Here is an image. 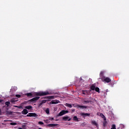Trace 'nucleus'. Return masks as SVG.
I'll return each instance as SVG.
<instances>
[{
  "label": "nucleus",
  "mask_w": 129,
  "mask_h": 129,
  "mask_svg": "<svg viewBox=\"0 0 129 129\" xmlns=\"http://www.w3.org/2000/svg\"><path fill=\"white\" fill-rule=\"evenodd\" d=\"M50 94H51V93H49L48 91L35 93V95L36 96H45L46 95H50Z\"/></svg>",
  "instance_id": "nucleus-1"
},
{
  "label": "nucleus",
  "mask_w": 129,
  "mask_h": 129,
  "mask_svg": "<svg viewBox=\"0 0 129 129\" xmlns=\"http://www.w3.org/2000/svg\"><path fill=\"white\" fill-rule=\"evenodd\" d=\"M101 79L103 82H106V83H109V82L111 81V80L110 79V78L108 77H107V78L102 77Z\"/></svg>",
  "instance_id": "nucleus-2"
},
{
  "label": "nucleus",
  "mask_w": 129,
  "mask_h": 129,
  "mask_svg": "<svg viewBox=\"0 0 129 129\" xmlns=\"http://www.w3.org/2000/svg\"><path fill=\"white\" fill-rule=\"evenodd\" d=\"M40 99V97H35L30 100H29L30 102H33L34 103H36L37 102V100H39Z\"/></svg>",
  "instance_id": "nucleus-3"
},
{
  "label": "nucleus",
  "mask_w": 129,
  "mask_h": 129,
  "mask_svg": "<svg viewBox=\"0 0 129 129\" xmlns=\"http://www.w3.org/2000/svg\"><path fill=\"white\" fill-rule=\"evenodd\" d=\"M68 112H69L68 110H62L59 113V114L57 115V116H62V115H64V114H66V113H68Z\"/></svg>",
  "instance_id": "nucleus-4"
},
{
  "label": "nucleus",
  "mask_w": 129,
  "mask_h": 129,
  "mask_svg": "<svg viewBox=\"0 0 129 129\" xmlns=\"http://www.w3.org/2000/svg\"><path fill=\"white\" fill-rule=\"evenodd\" d=\"M27 116H30V117L33 116V117H37L38 116V115L36 113H29L27 115Z\"/></svg>",
  "instance_id": "nucleus-5"
},
{
  "label": "nucleus",
  "mask_w": 129,
  "mask_h": 129,
  "mask_svg": "<svg viewBox=\"0 0 129 129\" xmlns=\"http://www.w3.org/2000/svg\"><path fill=\"white\" fill-rule=\"evenodd\" d=\"M80 115L81 116L83 117V118H85L86 116H90V113H81Z\"/></svg>",
  "instance_id": "nucleus-6"
},
{
  "label": "nucleus",
  "mask_w": 129,
  "mask_h": 129,
  "mask_svg": "<svg viewBox=\"0 0 129 129\" xmlns=\"http://www.w3.org/2000/svg\"><path fill=\"white\" fill-rule=\"evenodd\" d=\"M91 123L93 125H95V126H96V127H98V123L96 122V121L92 120L91 121Z\"/></svg>",
  "instance_id": "nucleus-7"
},
{
  "label": "nucleus",
  "mask_w": 129,
  "mask_h": 129,
  "mask_svg": "<svg viewBox=\"0 0 129 129\" xmlns=\"http://www.w3.org/2000/svg\"><path fill=\"white\" fill-rule=\"evenodd\" d=\"M58 125V124H48L47 125V126H48L49 127H53L54 126H57Z\"/></svg>",
  "instance_id": "nucleus-8"
},
{
  "label": "nucleus",
  "mask_w": 129,
  "mask_h": 129,
  "mask_svg": "<svg viewBox=\"0 0 129 129\" xmlns=\"http://www.w3.org/2000/svg\"><path fill=\"white\" fill-rule=\"evenodd\" d=\"M25 95L27 96V97H33V93H27L25 94Z\"/></svg>",
  "instance_id": "nucleus-9"
},
{
  "label": "nucleus",
  "mask_w": 129,
  "mask_h": 129,
  "mask_svg": "<svg viewBox=\"0 0 129 129\" xmlns=\"http://www.w3.org/2000/svg\"><path fill=\"white\" fill-rule=\"evenodd\" d=\"M29 112L28 111V110H27L26 109H23V110L22 111V114H28V113Z\"/></svg>",
  "instance_id": "nucleus-10"
},
{
  "label": "nucleus",
  "mask_w": 129,
  "mask_h": 129,
  "mask_svg": "<svg viewBox=\"0 0 129 129\" xmlns=\"http://www.w3.org/2000/svg\"><path fill=\"white\" fill-rule=\"evenodd\" d=\"M77 107H78L79 108H82V109L84 108H87V106L83 105H78Z\"/></svg>",
  "instance_id": "nucleus-11"
},
{
  "label": "nucleus",
  "mask_w": 129,
  "mask_h": 129,
  "mask_svg": "<svg viewBox=\"0 0 129 129\" xmlns=\"http://www.w3.org/2000/svg\"><path fill=\"white\" fill-rule=\"evenodd\" d=\"M25 108H26V109H28V110H30L32 109V108H33V107H32V106L31 105H28V106H26L25 107Z\"/></svg>",
  "instance_id": "nucleus-12"
},
{
  "label": "nucleus",
  "mask_w": 129,
  "mask_h": 129,
  "mask_svg": "<svg viewBox=\"0 0 129 129\" xmlns=\"http://www.w3.org/2000/svg\"><path fill=\"white\" fill-rule=\"evenodd\" d=\"M100 116H101V117H102V118H103L104 120H106V118L105 117V116H104V115L102 114V113H101L100 114Z\"/></svg>",
  "instance_id": "nucleus-13"
},
{
  "label": "nucleus",
  "mask_w": 129,
  "mask_h": 129,
  "mask_svg": "<svg viewBox=\"0 0 129 129\" xmlns=\"http://www.w3.org/2000/svg\"><path fill=\"white\" fill-rule=\"evenodd\" d=\"M95 85H92L91 86H90V89L91 90H95Z\"/></svg>",
  "instance_id": "nucleus-14"
},
{
  "label": "nucleus",
  "mask_w": 129,
  "mask_h": 129,
  "mask_svg": "<svg viewBox=\"0 0 129 129\" xmlns=\"http://www.w3.org/2000/svg\"><path fill=\"white\" fill-rule=\"evenodd\" d=\"M68 118H69V116H63L62 117V120H63L64 121H67V120H68Z\"/></svg>",
  "instance_id": "nucleus-15"
},
{
  "label": "nucleus",
  "mask_w": 129,
  "mask_h": 129,
  "mask_svg": "<svg viewBox=\"0 0 129 129\" xmlns=\"http://www.w3.org/2000/svg\"><path fill=\"white\" fill-rule=\"evenodd\" d=\"M124 128V125L120 124L117 129H122Z\"/></svg>",
  "instance_id": "nucleus-16"
},
{
  "label": "nucleus",
  "mask_w": 129,
  "mask_h": 129,
  "mask_svg": "<svg viewBox=\"0 0 129 129\" xmlns=\"http://www.w3.org/2000/svg\"><path fill=\"white\" fill-rule=\"evenodd\" d=\"M73 120H75V121H79V120L78 119V118L76 116H74Z\"/></svg>",
  "instance_id": "nucleus-17"
},
{
  "label": "nucleus",
  "mask_w": 129,
  "mask_h": 129,
  "mask_svg": "<svg viewBox=\"0 0 129 129\" xmlns=\"http://www.w3.org/2000/svg\"><path fill=\"white\" fill-rule=\"evenodd\" d=\"M106 124H107V121H106V120H104L103 122V126L105 127L106 126Z\"/></svg>",
  "instance_id": "nucleus-18"
},
{
  "label": "nucleus",
  "mask_w": 129,
  "mask_h": 129,
  "mask_svg": "<svg viewBox=\"0 0 129 129\" xmlns=\"http://www.w3.org/2000/svg\"><path fill=\"white\" fill-rule=\"evenodd\" d=\"M95 90L96 92H98V93H100V91L99 88L96 87L95 89Z\"/></svg>",
  "instance_id": "nucleus-19"
},
{
  "label": "nucleus",
  "mask_w": 129,
  "mask_h": 129,
  "mask_svg": "<svg viewBox=\"0 0 129 129\" xmlns=\"http://www.w3.org/2000/svg\"><path fill=\"white\" fill-rule=\"evenodd\" d=\"M82 93L84 94L85 95H86V94H88V91L86 90V91H82Z\"/></svg>",
  "instance_id": "nucleus-20"
},
{
  "label": "nucleus",
  "mask_w": 129,
  "mask_h": 129,
  "mask_svg": "<svg viewBox=\"0 0 129 129\" xmlns=\"http://www.w3.org/2000/svg\"><path fill=\"white\" fill-rule=\"evenodd\" d=\"M66 106H68V107H70V108H71L72 107V105H71V104L66 103Z\"/></svg>",
  "instance_id": "nucleus-21"
},
{
  "label": "nucleus",
  "mask_w": 129,
  "mask_h": 129,
  "mask_svg": "<svg viewBox=\"0 0 129 129\" xmlns=\"http://www.w3.org/2000/svg\"><path fill=\"white\" fill-rule=\"evenodd\" d=\"M45 112L47 114H49L50 113V110H49V108H47L46 110H45Z\"/></svg>",
  "instance_id": "nucleus-22"
},
{
  "label": "nucleus",
  "mask_w": 129,
  "mask_h": 129,
  "mask_svg": "<svg viewBox=\"0 0 129 129\" xmlns=\"http://www.w3.org/2000/svg\"><path fill=\"white\" fill-rule=\"evenodd\" d=\"M17 100H16L15 98H12L11 100V102H12V103H14V102H16Z\"/></svg>",
  "instance_id": "nucleus-23"
},
{
  "label": "nucleus",
  "mask_w": 129,
  "mask_h": 129,
  "mask_svg": "<svg viewBox=\"0 0 129 129\" xmlns=\"http://www.w3.org/2000/svg\"><path fill=\"white\" fill-rule=\"evenodd\" d=\"M5 104L6 105H7V106H9V105L11 104V103L10 102V101H7L5 102Z\"/></svg>",
  "instance_id": "nucleus-24"
},
{
  "label": "nucleus",
  "mask_w": 129,
  "mask_h": 129,
  "mask_svg": "<svg viewBox=\"0 0 129 129\" xmlns=\"http://www.w3.org/2000/svg\"><path fill=\"white\" fill-rule=\"evenodd\" d=\"M111 126H112L111 128V129H116V127L115 126V124H113Z\"/></svg>",
  "instance_id": "nucleus-25"
},
{
  "label": "nucleus",
  "mask_w": 129,
  "mask_h": 129,
  "mask_svg": "<svg viewBox=\"0 0 129 129\" xmlns=\"http://www.w3.org/2000/svg\"><path fill=\"white\" fill-rule=\"evenodd\" d=\"M51 102L52 104H56V103H57V102H56V101H54V100L51 101Z\"/></svg>",
  "instance_id": "nucleus-26"
},
{
  "label": "nucleus",
  "mask_w": 129,
  "mask_h": 129,
  "mask_svg": "<svg viewBox=\"0 0 129 129\" xmlns=\"http://www.w3.org/2000/svg\"><path fill=\"white\" fill-rule=\"evenodd\" d=\"M10 125H17V123H16V122H11V123H10Z\"/></svg>",
  "instance_id": "nucleus-27"
},
{
  "label": "nucleus",
  "mask_w": 129,
  "mask_h": 129,
  "mask_svg": "<svg viewBox=\"0 0 129 129\" xmlns=\"http://www.w3.org/2000/svg\"><path fill=\"white\" fill-rule=\"evenodd\" d=\"M91 101L89 100H87L86 101H84V102H85L86 103H89V102H91Z\"/></svg>",
  "instance_id": "nucleus-28"
},
{
  "label": "nucleus",
  "mask_w": 129,
  "mask_h": 129,
  "mask_svg": "<svg viewBox=\"0 0 129 129\" xmlns=\"http://www.w3.org/2000/svg\"><path fill=\"white\" fill-rule=\"evenodd\" d=\"M41 102L43 103V104L46 103L47 102V100H42Z\"/></svg>",
  "instance_id": "nucleus-29"
},
{
  "label": "nucleus",
  "mask_w": 129,
  "mask_h": 129,
  "mask_svg": "<svg viewBox=\"0 0 129 129\" xmlns=\"http://www.w3.org/2000/svg\"><path fill=\"white\" fill-rule=\"evenodd\" d=\"M16 97H18V98H20L21 95H16Z\"/></svg>",
  "instance_id": "nucleus-30"
},
{
  "label": "nucleus",
  "mask_w": 129,
  "mask_h": 129,
  "mask_svg": "<svg viewBox=\"0 0 129 129\" xmlns=\"http://www.w3.org/2000/svg\"><path fill=\"white\" fill-rule=\"evenodd\" d=\"M86 124H85V122H83L81 124L82 126H84Z\"/></svg>",
  "instance_id": "nucleus-31"
},
{
  "label": "nucleus",
  "mask_w": 129,
  "mask_h": 129,
  "mask_svg": "<svg viewBox=\"0 0 129 129\" xmlns=\"http://www.w3.org/2000/svg\"><path fill=\"white\" fill-rule=\"evenodd\" d=\"M38 123H39V124H41V125L44 124V122H42V121H39V122H38Z\"/></svg>",
  "instance_id": "nucleus-32"
},
{
  "label": "nucleus",
  "mask_w": 129,
  "mask_h": 129,
  "mask_svg": "<svg viewBox=\"0 0 129 129\" xmlns=\"http://www.w3.org/2000/svg\"><path fill=\"white\" fill-rule=\"evenodd\" d=\"M44 104L42 102L39 104V106H41V105H43Z\"/></svg>",
  "instance_id": "nucleus-33"
},
{
  "label": "nucleus",
  "mask_w": 129,
  "mask_h": 129,
  "mask_svg": "<svg viewBox=\"0 0 129 129\" xmlns=\"http://www.w3.org/2000/svg\"><path fill=\"white\" fill-rule=\"evenodd\" d=\"M100 76H103V72H101L100 73Z\"/></svg>",
  "instance_id": "nucleus-34"
},
{
  "label": "nucleus",
  "mask_w": 129,
  "mask_h": 129,
  "mask_svg": "<svg viewBox=\"0 0 129 129\" xmlns=\"http://www.w3.org/2000/svg\"><path fill=\"white\" fill-rule=\"evenodd\" d=\"M22 127H23V128H24V127H26V124H23L22 125Z\"/></svg>",
  "instance_id": "nucleus-35"
},
{
  "label": "nucleus",
  "mask_w": 129,
  "mask_h": 129,
  "mask_svg": "<svg viewBox=\"0 0 129 129\" xmlns=\"http://www.w3.org/2000/svg\"><path fill=\"white\" fill-rule=\"evenodd\" d=\"M49 120H54V118H49Z\"/></svg>",
  "instance_id": "nucleus-36"
},
{
  "label": "nucleus",
  "mask_w": 129,
  "mask_h": 129,
  "mask_svg": "<svg viewBox=\"0 0 129 129\" xmlns=\"http://www.w3.org/2000/svg\"><path fill=\"white\" fill-rule=\"evenodd\" d=\"M47 97V98H52V97H53V96H48Z\"/></svg>",
  "instance_id": "nucleus-37"
},
{
  "label": "nucleus",
  "mask_w": 129,
  "mask_h": 129,
  "mask_svg": "<svg viewBox=\"0 0 129 129\" xmlns=\"http://www.w3.org/2000/svg\"><path fill=\"white\" fill-rule=\"evenodd\" d=\"M74 111H75V109H72V112H74Z\"/></svg>",
  "instance_id": "nucleus-38"
},
{
  "label": "nucleus",
  "mask_w": 129,
  "mask_h": 129,
  "mask_svg": "<svg viewBox=\"0 0 129 129\" xmlns=\"http://www.w3.org/2000/svg\"><path fill=\"white\" fill-rule=\"evenodd\" d=\"M71 119H72L71 118H68V121H70V120H71Z\"/></svg>",
  "instance_id": "nucleus-39"
},
{
  "label": "nucleus",
  "mask_w": 129,
  "mask_h": 129,
  "mask_svg": "<svg viewBox=\"0 0 129 129\" xmlns=\"http://www.w3.org/2000/svg\"><path fill=\"white\" fill-rule=\"evenodd\" d=\"M48 121H49V120L46 119V123H48Z\"/></svg>",
  "instance_id": "nucleus-40"
},
{
  "label": "nucleus",
  "mask_w": 129,
  "mask_h": 129,
  "mask_svg": "<svg viewBox=\"0 0 129 129\" xmlns=\"http://www.w3.org/2000/svg\"><path fill=\"white\" fill-rule=\"evenodd\" d=\"M2 114V109H0V115Z\"/></svg>",
  "instance_id": "nucleus-41"
},
{
  "label": "nucleus",
  "mask_w": 129,
  "mask_h": 129,
  "mask_svg": "<svg viewBox=\"0 0 129 129\" xmlns=\"http://www.w3.org/2000/svg\"><path fill=\"white\" fill-rule=\"evenodd\" d=\"M1 102H3V100L0 99V103H1Z\"/></svg>",
  "instance_id": "nucleus-42"
},
{
  "label": "nucleus",
  "mask_w": 129,
  "mask_h": 129,
  "mask_svg": "<svg viewBox=\"0 0 129 129\" xmlns=\"http://www.w3.org/2000/svg\"><path fill=\"white\" fill-rule=\"evenodd\" d=\"M9 113H10V114H12L13 113V112H11V111H10V112H9Z\"/></svg>",
  "instance_id": "nucleus-43"
}]
</instances>
